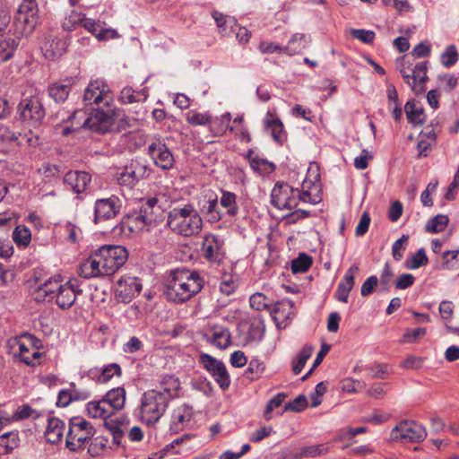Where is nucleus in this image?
Returning <instances> with one entry per match:
<instances>
[{
  "label": "nucleus",
  "instance_id": "1",
  "mask_svg": "<svg viewBox=\"0 0 459 459\" xmlns=\"http://www.w3.org/2000/svg\"><path fill=\"white\" fill-rule=\"evenodd\" d=\"M83 102L85 106L103 103L107 108V109L100 107L93 108L91 116L85 120L83 126L88 127L91 132L101 134L121 133L129 126L123 111L110 108L113 94L105 81L91 80L84 91Z\"/></svg>",
  "mask_w": 459,
  "mask_h": 459
},
{
  "label": "nucleus",
  "instance_id": "2",
  "mask_svg": "<svg viewBox=\"0 0 459 459\" xmlns=\"http://www.w3.org/2000/svg\"><path fill=\"white\" fill-rule=\"evenodd\" d=\"M179 379L166 375L154 389L144 392L140 403V419L147 426H154L166 412L169 403L179 396Z\"/></svg>",
  "mask_w": 459,
  "mask_h": 459
},
{
  "label": "nucleus",
  "instance_id": "3",
  "mask_svg": "<svg viewBox=\"0 0 459 459\" xmlns=\"http://www.w3.org/2000/svg\"><path fill=\"white\" fill-rule=\"evenodd\" d=\"M163 296L166 300L181 305L196 296L204 286V279L200 273L186 267L166 272L162 281Z\"/></svg>",
  "mask_w": 459,
  "mask_h": 459
},
{
  "label": "nucleus",
  "instance_id": "4",
  "mask_svg": "<svg viewBox=\"0 0 459 459\" xmlns=\"http://www.w3.org/2000/svg\"><path fill=\"white\" fill-rule=\"evenodd\" d=\"M167 226L178 235L191 237L201 232L203 219L195 206L187 203L183 206H176L169 212Z\"/></svg>",
  "mask_w": 459,
  "mask_h": 459
},
{
  "label": "nucleus",
  "instance_id": "5",
  "mask_svg": "<svg viewBox=\"0 0 459 459\" xmlns=\"http://www.w3.org/2000/svg\"><path fill=\"white\" fill-rule=\"evenodd\" d=\"M96 429L90 421L82 417H72L69 420L65 446L71 452L83 450L85 444L94 437Z\"/></svg>",
  "mask_w": 459,
  "mask_h": 459
},
{
  "label": "nucleus",
  "instance_id": "6",
  "mask_svg": "<svg viewBox=\"0 0 459 459\" xmlns=\"http://www.w3.org/2000/svg\"><path fill=\"white\" fill-rule=\"evenodd\" d=\"M19 119L27 126L38 128L42 125L46 110L39 96L22 99L18 107Z\"/></svg>",
  "mask_w": 459,
  "mask_h": 459
},
{
  "label": "nucleus",
  "instance_id": "7",
  "mask_svg": "<svg viewBox=\"0 0 459 459\" xmlns=\"http://www.w3.org/2000/svg\"><path fill=\"white\" fill-rule=\"evenodd\" d=\"M97 251L103 264L104 273L107 275L115 273L128 259V251L123 246L104 245Z\"/></svg>",
  "mask_w": 459,
  "mask_h": 459
},
{
  "label": "nucleus",
  "instance_id": "8",
  "mask_svg": "<svg viewBox=\"0 0 459 459\" xmlns=\"http://www.w3.org/2000/svg\"><path fill=\"white\" fill-rule=\"evenodd\" d=\"M426 437V429L414 420H401L390 432V438L393 441L420 443Z\"/></svg>",
  "mask_w": 459,
  "mask_h": 459
},
{
  "label": "nucleus",
  "instance_id": "9",
  "mask_svg": "<svg viewBox=\"0 0 459 459\" xmlns=\"http://www.w3.org/2000/svg\"><path fill=\"white\" fill-rule=\"evenodd\" d=\"M122 200L116 195L99 198L94 203L93 222L98 224L116 218L121 212Z\"/></svg>",
  "mask_w": 459,
  "mask_h": 459
},
{
  "label": "nucleus",
  "instance_id": "10",
  "mask_svg": "<svg viewBox=\"0 0 459 459\" xmlns=\"http://www.w3.org/2000/svg\"><path fill=\"white\" fill-rule=\"evenodd\" d=\"M271 204L278 210L297 208L295 188L283 181H277L271 192Z\"/></svg>",
  "mask_w": 459,
  "mask_h": 459
},
{
  "label": "nucleus",
  "instance_id": "11",
  "mask_svg": "<svg viewBox=\"0 0 459 459\" xmlns=\"http://www.w3.org/2000/svg\"><path fill=\"white\" fill-rule=\"evenodd\" d=\"M147 151L154 165L160 169L167 171L174 168L175 157L164 140L156 139L148 145Z\"/></svg>",
  "mask_w": 459,
  "mask_h": 459
},
{
  "label": "nucleus",
  "instance_id": "12",
  "mask_svg": "<svg viewBox=\"0 0 459 459\" xmlns=\"http://www.w3.org/2000/svg\"><path fill=\"white\" fill-rule=\"evenodd\" d=\"M199 361L222 390H227L230 387V377L221 360L215 359L210 354L202 353L199 357Z\"/></svg>",
  "mask_w": 459,
  "mask_h": 459
},
{
  "label": "nucleus",
  "instance_id": "13",
  "mask_svg": "<svg viewBox=\"0 0 459 459\" xmlns=\"http://www.w3.org/2000/svg\"><path fill=\"white\" fill-rule=\"evenodd\" d=\"M224 241L219 236L209 233L204 237L201 251L203 257L211 264H220L224 259Z\"/></svg>",
  "mask_w": 459,
  "mask_h": 459
},
{
  "label": "nucleus",
  "instance_id": "14",
  "mask_svg": "<svg viewBox=\"0 0 459 459\" xmlns=\"http://www.w3.org/2000/svg\"><path fill=\"white\" fill-rule=\"evenodd\" d=\"M38 12V4L35 0H23L20 4L16 22L23 26V34L30 33L36 28L39 22Z\"/></svg>",
  "mask_w": 459,
  "mask_h": 459
},
{
  "label": "nucleus",
  "instance_id": "15",
  "mask_svg": "<svg viewBox=\"0 0 459 459\" xmlns=\"http://www.w3.org/2000/svg\"><path fill=\"white\" fill-rule=\"evenodd\" d=\"M143 289L141 281L137 277L122 276L117 283L116 296L124 303H129L138 296Z\"/></svg>",
  "mask_w": 459,
  "mask_h": 459
},
{
  "label": "nucleus",
  "instance_id": "16",
  "mask_svg": "<svg viewBox=\"0 0 459 459\" xmlns=\"http://www.w3.org/2000/svg\"><path fill=\"white\" fill-rule=\"evenodd\" d=\"M146 170L147 166L137 161L132 162L117 174V184L132 188L145 177Z\"/></svg>",
  "mask_w": 459,
  "mask_h": 459
},
{
  "label": "nucleus",
  "instance_id": "17",
  "mask_svg": "<svg viewBox=\"0 0 459 459\" xmlns=\"http://www.w3.org/2000/svg\"><path fill=\"white\" fill-rule=\"evenodd\" d=\"M75 281H68L58 288L54 298H56V304L61 309L70 308L74 304L77 295L82 293Z\"/></svg>",
  "mask_w": 459,
  "mask_h": 459
},
{
  "label": "nucleus",
  "instance_id": "18",
  "mask_svg": "<svg viewBox=\"0 0 459 459\" xmlns=\"http://www.w3.org/2000/svg\"><path fill=\"white\" fill-rule=\"evenodd\" d=\"M23 37L22 31L15 30L13 33H9L6 36L0 37V64L7 62L14 56L18 49Z\"/></svg>",
  "mask_w": 459,
  "mask_h": 459
},
{
  "label": "nucleus",
  "instance_id": "19",
  "mask_svg": "<svg viewBox=\"0 0 459 459\" xmlns=\"http://www.w3.org/2000/svg\"><path fill=\"white\" fill-rule=\"evenodd\" d=\"M22 141H25L29 145H33L35 141L32 138L28 137L26 134L22 135L20 133H15L10 130L8 127H0V152H6L9 149L17 147L22 144Z\"/></svg>",
  "mask_w": 459,
  "mask_h": 459
},
{
  "label": "nucleus",
  "instance_id": "20",
  "mask_svg": "<svg viewBox=\"0 0 459 459\" xmlns=\"http://www.w3.org/2000/svg\"><path fill=\"white\" fill-rule=\"evenodd\" d=\"M63 182L74 193L82 194L91 182V176L86 171L70 170L64 176Z\"/></svg>",
  "mask_w": 459,
  "mask_h": 459
},
{
  "label": "nucleus",
  "instance_id": "21",
  "mask_svg": "<svg viewBox=\"0 0 459 459\" xmlns=\"http://www.w3.org/2000/svg\"><path fill=\"white\" fill-rule=\"evenodd\" d=\"M204 340L215 347L225 350L231 345L230 329L223 325H213L204 336Z\"/></svg>",
  "mask_w": 459,
  "mask_h": 459
},
{
  "label": "nucleus",
  "instance_id": "22",
  "mask_svg": "<svg viewBox=\"0 0 459 459\" xmlns=\"http://www.w3.org/2000/svg\"><path fill=\"white\" fill-rule=\"evenodd\" d=\"M122 368L117 363H109L102 368H93L89 369L87 376L98 384H106L114 377H121Z\"/></svg>",
  "mask_w": 459,
  "mask_h": 459
},
{
  "label": "nucleus",
  "instance_id": "23",
  "mask_svg": "<svg viewBox=\"0 0 459 459\" xmlns=\"http://www.w3.org/2000/svg\"><path fill=\"white\" fill-rule=\"evenodd\" d=\"M35 281L39 283L36 290L37 300L41 299L45 300L46 298H48V301H51L57 293L58 288L62 285V277L60 274L49 277L48 280L39 283V278L37 276V273H35Z\"/></svg>",
  "mask_w": 459,
  "mask_h": 459
},
{
  "label": "nucleus",
  "instance_id": "24",
  "mask_svg": "<svg viewBox=\"0 0 459 459\" xmlns=\"http://www.w3.org/2000/svg\"><path fill=\"white\" fill-rule=\"evenodd\" d=\"M359 268L357 264L351 265L345 273L342 280L339 282L334 296L338 301L347 303L351 290L355 284V274L359 273Z\"/></svg>",
  "mask_w": 459,
  "mask_h": 459
},
{
  "label": "nucleus",
  "instance_id": "25",
  "mask_svg": "<svg viewBox=\"0 0 459 459\" xmlns=\"http://www.w3.org/2000/svg\"><path fill=\"white\" fill-rule=\"evenodd\" d=\"M96 250L94 254L89 256L79 267V275L85 279L91 277H98L100 275H106L104 273L103 264L101 263L100 256Z\"/></svg>",
  "mask_w": 459,
  "mask_h": 459
},
{
  "label": "nucleus",
  "instance_id": "26",
  "mask_svg": "<svg viewBox=\"0 0 459 459\" xmlns=\"http://www.w3.org/2000/svg\"><path fill=\"white\" fill-rule=\"evenodd\" d=\"M264 128L269 130L273 141L282 145L287 140V133L284 130V126L279 117H273V113L268 110L264 119Z\"/></svg>",
  "mask_w": 459,
  "mask_h": 459
},
{
  "label": "nucleus",
  "instance_id": "27",
  "mask_svg": "<svg viewBox=\"0 0 459 459\" xmlns=\"http://www.w3.org/2000/svg\"><path fill=\"white\" fill-rule=\"evenodd\" d=\"M65 422L56 417H49L48 419V426L44 433L47 442L56 445L62 441L65 430Z\"/></svg>",
  "mask_w": 459,
  "mask_h": 459
},
{
  "label": "nucleus",
  "instance_id": "28",
  "mask_svg": "<svg viewBox=\"0 0 459 459\" xmlns=\"http://www.w3.org/2000/svg\"><path fill=\"white\" fill-rule=\"evenodd\" d=\"M72 88V79H65L56 82L48 87V96L57 104L64 103L70 93Z\"/></svg>",
  "mask_w": 459,
  "mask_h": 459
},
{
  "label": "nucleus",
  "instance_id": "29",
  "mask_svg": "<svg viewBox=\"0 0 459 459\" xmlns=\"http://www.w3.org/2000/svg\"><path fill=\"white\" fill-rule=\"evenodd\" d=\"M193 417V407L187 403H184L181 406L174 410L172 418L174 419L170 429L174 432H178L182 429V426L186 422H189Z\"/></svg>",
  "mask_w": 459,
  "mask_h": 459
},
{
  "label": "nucleus",
  "instance_id": "30",
  "mask_svg": "<svg viewBox=\"0 0 459 459\" xmlns=\"http://www.w3.org/2000/svg\"><path fill=\"white\" fill-rule=\"evenodd\" d=\"M126 389L124 387L112 388L107 392L103 400L110 410L120 411L124 408L126 402Z\"/></svg>",
  "mask_w": 459,
  "mask_h": 459
},
{
  "label": "nucleus",
  "instance_id": "31",
  "mask_svg": "<svg viewBox=\"0 0 459 459\" xmlns=\"http://www.w3.org/2000/svg\"><path fill=\"white\" fill-rule=\"evenodd\" d=\"M200 212L204 214L206 221L210 223L219 222L223 218V213L218 207V198L216 195L204 202L200 207Z\"/></svg>",
  "mask_w": 459,
  "mask_h": 459
},
{
  "label": "nucleus",
  "instance_id": "32",
  "mask_svg": "<svg viewBox=\"0 0 459 459\" xmlns=\"http://www.w3.org/2000/svg\"><path fill=\"white\" fill-rule=\"evenodd\" d=\"M293 306L294 303L290 299H282L273 304L270 314L273 320L277 322V326H279L278 320L290 318Z\"/></svg>",
  "mask_w": 459,
  "mask_h": 459
},
{
  "label": "nucleus",
  "instance_id": "33",
  "mask_svg": "<svg viewBox=\"0 0 459 459\" xmlns=\"http://www.w3.org/2000/svg\"><path fill=\"white\" fill-rule=\"evenodd\" d=\"M20 437L18 430H13L4 433L0 436V455L11 454L20 446Z\"/></svg>",
  "mask_w": 459,
  "mask_h": 459
},
{
  "label": "nucleus",
  "instance_id": "34",
  "mask_svg": "<svg viewBox=\"0 0 459 459\" xmlns=\"http://www.w3.org/2000/svg\"><path fill=\"white\" fill-rule=\"evenodd\" d=\"M88 415L91 418H101L108 420L114 414V410H110L105 403L103 398L100 401L89 402L86 405Z\"/></svg>",
  "mask_w": 459,
  "mask_h": 459
},
{
  "label": "nucleus",
  "instance_id": "35",
  "mask_svg": "<svg viewBox=\"0 0 459 459\" xmlns=\"http://www.w3.org/2000/svg\"><path fill=\"white\" fill-rule=\"evenodd\" d=\"M220 204L226 209V214L230 217H236L239 212V207L237 203V195L230 191L221 190Z\"/></svg>",
  "mask_w": 459,
  "mask_h": 459
},
{
  "label": "nucleus",
  "instance_id": "36",
  "mask_svg": "<svg viewBox=\"0 0 459 459\" xmlns=\"http://www.w3.org/2000/svg\"><path fill=\"white\" fill-rule=\"evenodd\" d=\"M404 112L408 122L417 126L425 123V113L423 108H417L414 100H408L404 105Z\"/></svg>",
  "mask_w": 459,
  "mask_h": 459
},
{
  "label": "nucleus",
  "instance_id": "37",
  "mask_svg": "<svg viewBox=\"0 0 459 459\" xmlns=\"http://www.w3.org/2000/svg\"><path fill=\"white\" fill-rule=\"evenodd\" d=\"M314 347L309 344L304 345L292 360V372L299 375L305 367L307 360L311 357Z\"/></svg>",
  "mask_w": 459,
  "mask_h": 459
},
{
  "label": "nucleus",
  "instance_id": "38",
  "mask_svg": "<svg viewBox=\"0 0 459 459\" xmlns=\"http://www.w3.org/2000/svg\"><path fill=\"white\" fill-rule=\"evenodd\" d=\"M328 452V447L324 444L313 445L301 447L299 451L293 454L294 459L299 458H313L325 455Z\"/></svg>",
  "mask_w": 459,
  "mask_h": 459
},
{
  "label": "nucleus",
  "instance_id": "39",
  "mask_svg": "<svg viewBox=\"0 0 459 459\" xmlns=\"http://www.w3.org/2000/svg\"><path fill=\"white\" fill-rule=\"evenodd\" d=\"M157 197H149L142 202L139 212L143 214V218L151 223L156 221V212L160 211Z\"/></svg>",
  "mask_w": 459,
  "mask_h": 459
},
{
  "label": "nucleus",
  "instance_id": "40",
  "mask_svg": "<svg viewBox=\"0 0 459 459\" xmlns=\"http://www.w3.org/2000/svg\"><path fill=\"white\" fill-rule=\"evenodd\" d=\"M265 325L261 318L254 319L248 327L247 333V342H261L264 335Z\"/></svg>",
  "mask_w": 459,
  "mask_h": 459
},
{
  "label": "nucleus",
  "instance_id": "41",
  "mask_svg": "<svg viewBox=\"0 0 459 459\" xmlns=\"http://www.w3.org/2000/svg\"><path fill=\"white\" fill-rule=\"evenodd\" d=\"M313 259L309 255L301 252L291 261V272L294 274L304 273L312 266Z\"/></svg>",
  "mask_w": 459,
  "mask_h": 459
},
{
  "label": "nucleus",
  "instance_id": "42",
  "mask_svg": "<svg viewBox=\"0 0 459 459\" xmlns=\"http://www.w3.org/2000/svg\"><path fill=\"white\" fill-rule=\"evenodd\" d=\"M265 370V364L258 358H253L248 362V367L245 371V377L251 381L259 379Z\"/></svg>",
  "mask_w": 459,
  "mask_h": 459
},
{
  "label": "nucleus",
  "instance_id": "43",
  "mask_svg": "<svg viewBox=\"0 0 459 459\" xmlns=\"http://www.w3.org/2000/svg\"><path fill=\"white\" fill-rule=\"evenodd\" d=\"M13 239L20 247H27L31 240V232L25 225H18L13 232Z\"/></svg>",
  "mask_w": 459,
  "mask_h": 459
},
{
  "label": "nucleus",
  "instance_id": "44",
  "mask_svg": "<svg viewBox=\"0 0 459 459\" xmlns=\"http://www.w3.org/2000/svg\"><path fill=\"white\" fill-rule=\"evenodd\" d=\"M143 96V100L144 101L148 94L145 90H142L137 93L131 87H125L119 95V100L122 104H131L134 102H138L141 100L140 97Z\"/></svg>",
  "mask_w": 459,
  "mask_h": 459
},
{
  "label": "nucleus",
  "instance_id": "45",
  "mask_svg": "<svg viewBox=\"0 0 459 459\" xmlns=\"http://www.w3.org/2000/svg\"><path fill=\"white\" fill-rule=\"evenodd\" d=\"M305 38L306 36L304 34H294L289 40L287 46L284 47V51L290 56H293L295 54L299 53L306 48Z\"/></svg>",
  "mask_w": 459,
  "mask_h": 459
},
{
  "label": "nucleus",
  "instance_id": "46",
  "mask_svg": "<svg viewBox=\"0 0 459 459\" xmlns=\"http://www.w3.org/2000/svg\"><path fill=\"white\" fill-rule=\"evenodd\" d=\"M448 222L449 219L447 215L437 214L428 221L425 226V230L427 232L438 233L445 230Z\"/></svg>",
  "mask_w": 459,
  "mask_h": 459
},
{
  "label": "nucleus",
  "instance_id": "47",
  "mask_svg": "<svg viewBox=\"0 0 459 459\" xmlns=\"http://www.w3.org/2000/svg\"><path fill=\"white\" fill-rule=\"evenodd\" d=\"M212 16L214 19V21L216 22V24H217L218 28L220 29V31L223 35L229 34L232 29L233 24L236 23V21L234 20V18L225 16L224 14H222L221 13H220L218 11H213L212 13Z\"/></svg>",
  "mask_w": 459,
  "mask_h": 459
},
{
  "label": "nucleus",
  "instance_id": "48",
  "mask_svg": "<svg viewBox=\"0 0 459 459\" xmlns=\"http://www.w3.org/2000/svg\"><path fill=\"white\" fill-rule=\"evenodd\" d=\"M459 59V54L455 45L447 46L440 56V62L443 66L449 68L455 65Z\"/></svg>",
  "mask_w": 459,
  "mask_h": 459
},
{
  "label": "nucleus",
  "instance_id": "49",
  "mask_svg": "<svg viewBox=\"0 0 459 459\" xmlns=\"http://www.w3.org/2000/svg\"><path fill=\"white\" fill-rule=\"evenodd\" d=\"M90 441L91 443L88 446V454L91 457H96L106 449L108 439V437L100 436L92 437Z\"/></svg>",
  "mask_w": 459,
  "mask_h": 459
},
{
  "label": "nucleus",
  "instance_id": "50",
  "mask_svg": "<svg viewBox=\"0 0 459 459\" xmlns=\"http://www.w3.org/2000/svg\"><path fill=\"white\" fill-rule=\"evenodd\" d=\"M128 223L130 230H143L146 226L152 223L143 218V214L139 211H135L128 215Z\"/></svg>",
  "mask_w": 459,
  "mask_h": 459
},
{
  "label": "nucleus",
  "instance_id": "51",
  "mask_svg": "<svg viewBox=\"0 0 459 459\" xmlns=\"http://www.w3.org/2000/svg\"><path fill=\"white\" fill-rule=\"evenodd\" d=\"M458 255L459 250L455 251H446L443 253V262L440 266V269L443 270H455L459 268V262H458Z\"/></svg>",
  "mask_w": 459,
  "mask_h": 459
},
{
  "label": "nucleus",
  "instance_id": "52",
  "mask_svg": "<svg viewBox=\"0 0 459 459\" xmlns=\"http://www.w3.org/2000/svg\"><path fill=\"white\" fill-rule=\"evenodd\" d=\"M287 394L284 393H279L274 395L272 399H270L264 411V418L266 420H270L272 419V412L275 408L280 407L284 402Z\"/></svg>",
  "mask_w": 459,
  "mask_h": 459
},
{
  "label": "nucleus",
  "instance_id": "53",
  "mask_svg": "<svg viewBox=\"0 0 459 459\" xmlns=\"http://www.w3.org/2000/svg\"><path fill=\"white\" fill-rule=\"evenodd\" d=\"M249 304L253 309L257 311H261L264 309H267L270 311L273 306L267 302V298L265 297L264 294L261 292L252 294L249 298Z\"/></svg>",
  "mask_w": 459,
  "mask_h": 459
},
{
  "label": "nucleus",
  "instance_id": "54",
  "mask_svg": "<svg viewBox=\"0 0 459 459\" xmlns=\"http://www.w3.org/2000/svg\"><path fill=\"white\" fill-rule=\"evenodd\" d=\"M429 262V258L426 255L424 248H420L416 254H414L410 260H407V268L411 270L418 269L421 266H425Z\"/></svg>",
  "mask_w": 459,
  "mask_h": 459
},
{
  "label": "nucleus",
  "instance_id": "55",
  "mask_svg": "<svg viewBox=\"0 0 459 459\" xmlns=\"http://www.w3.org/2000/svg\"><path fill=\"white\" fill-rule=\"evenodd\" d=\"M307 399L306 395L299 394L294 400L285 403L283 411L300 412L307 407Z\"/></svg>",
  "mask_w": 459,
  "mask_h": 459
},
{
  "label": "nucleus",
  "instance_id": "56",
  "mask_svg": "<svg viewBox=\"0 0 459 459\" xmlns=\"http://www.w3.org/2000/svg\"><path fill=\"white\" fill-rule=\"evenodd\" d=\"M427 333V329L424 327H418L415 329H407L403 335L402 342L406 343H414L420 338Z\"/></svg>",
  "mask_w": 459,
  "mask_h": 459
},
{
  "label": "nucleus",
  "instance_id": "57",
  "mask_svg": "<svg viewBox=\"0 0 459 459\" xmlns=\"http://www.w3.org/2000/svg\"><path fill=\"white\" fill-rule=\"evenodd\" d=\"M19 351L21 361L28 366H35L33 360L35 359H39L41 356V353L39 351H34L31 355H29L30 354V351L24 343L19 344Z\"/></svg>",
  "mask_w": 459,
  "mask_h": 459
},
{
  "label": "nucleus",
  "instance_id": "58",
  "mask_svg": "<svg viewBox=\"0 0 459 459\" xmlns=\"http://www.w3.org/2000/svg\"><path fill=\"white\" fill-rule=\"evenodd\" d=\"M437 82H444L443 90L446 92H450L458 85V77L455 74H443L437 75Z\"/></svg>",
  "mask_w": 459,
  "mask_h": 459
},
{
  "label": "nucleus",
  "instance_id": "59",
  "mask_svg": "<svg viewBox=\"0 0 459 459\" xmlns=\"http://www.w3.org/2000/svg\"><path fill=\"white\" fill-rule=\"evenodd\" d=\"M41 416V413L38 412L36 410L32 409L29 404H23L18 408V410L13 414V418L15 420H24L30 417L37 419Z\"/></svg>",
  "mask_w": 459,
  "mask_h": 459
},
{
  "label": "nucleus",
  "instance_id": "60",
  "mask_svg": "<svg viewBox=\"0 0 459 459\" xmlns=\"http://www.w3.org/2000/svg\"><path fill=\"white\" fill-rule=\"evenodd\" d=\"M394 276V272L389 264L388 262H386L384 265V268L380 273L379 282L382 287V290L384 291L389 290L390 283L392 281V278Z\"/></svg>",
  "mask_w": 459,
  "mask_h": 459
},
{
  "label": "nucleus",
  "instance_id": "61",
  "mask_svg": "<svg viewBox=\"0 0 459 459\" xmlns=\"http://www.w3.org/2000/svg\"><path fill=\"white\" fill-rule=\"evenodd\" d=\"M237 282L233 280L232 275H223L220 283V290L221 293L230 296L236 290Z\"/></svg>",
  "mask_w": 459,
  "mask_h": 459
},
{
  "label": "nucleus",
  "instance_id": "62",
  "mask_svg": "<svg viewBox=\"0 0 459 459\" xmlns=\"http://www.w3.org/2000/svg\"><path fill=\"white\" fill-rule=\"evenodd\" d=\"M353 38L359 39L361 42L366 44H371L375 39V32L373 30H368L364 29H353L351 30Z\"/></svg>",
  "mask_w": 459,
  "mask_h": 459
},
{
  "label": "nucleus",
  "instance_id": "63",
  "mask_svg": "<svg viewBox=\"0 0 459 459\" xmlns=\"http://www.w3.org/2000/svg\"><path fill=\"white\" fill-rule=\"evenodd\" d=\"M38 172L46 178H56L59 176L60 167L56 164L44 163Z\"/></svg>",
  "mask_w": 459,
  "mask_h": 459
},
{
  "label": "nucleus",
  "instance_id": "64",
  "mask_svg": "<svg viewBox=\"0 0 459 459\" xmlns=\"http://www.w3.org/2000/svg\"><path fill=\"white\" fill-rule=\"evenodd\" d=\"M186 120L192 126H204L210 123L211 117L207 114L189 112Z\"/></svg>",
  "mask_w": 459,
  "mask_h": 459
}]
</instances>
